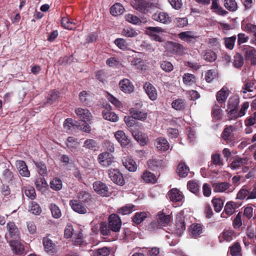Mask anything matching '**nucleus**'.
I'll return each instance as SVG.
<instances>
[{
    "instance_id": "nucleus-56",
    "label": "nucleus",
    "mask_w": 256,
    "mask_h": 256,
    "mask_svg": "<svg viewBox=\"0 0 256 256\" xmlns=\"http://www.w3.org/2000/svg\"><path fill=\"white\" fill-rule=\"evenodd\" d=\"M122 35L126 37H135L138 33L133 28L129 27L124 28L122 32Z\"/></svg>"
},
{
    "instance_id": "nucleus-2",
    "label": "nucleus",
    "mask_w": 256,
    "mask_h": 256,
    "mask_svg": "<svg viewBox=\"0 0 256 256\" xmlns=\"http://www.w3.org/2000/svg\"><path fill=\"white\" fill-rule=\"evenodd\" d=\"M212 186L215 192L230 194L234 190L232 184L226 182L214 183Z\"/></svg>"
},
{
    "instance_id": "nucleus-40",
    "label": "nucleus",
    "mask_w": 256,
    "mask_h": 256,
    "mask_svg": "<svg viewBox=\"0 0 256 256\" xmlns=\"http://www.w3.org/2000/svg\"><path fill=\"white\" fill-rule=\"evenodd\" d=\"M60 92L58 90H54L50 92L46 97V103L52 104L58 100Z\"/></svg>"
},
{
    "instance_id": "nucleus-45",
    "label": "nucleus",
    "mask_w": 256,
    "mask_h": 256,
    "mask_svg": "<svg viewBox=\"0 0 256 256\" xmlns=\"http://www.w3.org/2000/svg\"><path fill=\"white\" fill-rule=\"evenodd\" d=\"M186 106V102L182 99L178 98L175 100L172 103V107L177 110H180L184 109Z\"/></svg>"
},
{
    "instance_id": "nucleus-9",
    "label": "nucleus",
    "mask_w": 256,
    "mask_h": 256,
    "mask_svg": "<svg viewBox=\"0 0 256 256\" xmlns=\"http://www.w3.org/2000/svg\"><path fill=\"white\" fill-rule=\"evenodd\" d=\"M75 113L78 117L84 122H90L92 119V114L88 109L76 108L75 110Z\"/></svg>"
},
{
    "instance_id": "nucleus-51",
    "label": "nucleus",
    "mask_w": 256,
    "mask_h": 256,
    "mask_svg": "<svg viewBox=\"0 0 256 256\" xmlns=\"http://www.w3.org/2000/svg\"><path fill=\"white\" fill-rule=\"evenodd\" d=\"M226 112L228 120H236L239 116L238 109L226 108Z\"/></svg>"
},
{
    "instance_id": "nucleus-55",
    "label": "nucleus",
    "mask_w": 256,
    "mask_h": 256,
    "mask_svg": "<svg viewBox=\"0 0 256 256\" xmlns=\"http://www.w3.org/2000/svg\"><path fill=\"white\" fill-rule=\"evenodd\" d=\"M29 212L31 213L36 214L38 215L42 212V209L39 206V204L36 203L34 202H32L29 206Z\"/></svg>"
},
{
    "instance_id": "nucleus-47",
    "label": "nucleus",
    "mask_w": 256,
    "mask_h": 256,
    "mask_svg": "<svg viewBox=\"0 0 256 256\" xmlns=\"http://www.w3.org/2000/svg\"><path fill=\"white\" fill-rule=\"evenodd\" d=\"M110 254V250L107 248L104 247L92 251L90 254L92 256H108Z\"/></svg>"
},
{
    "instance_id": "nucleus-14",
    "label": "nucleus",
    "mask_w": 256,
    "mask_h": 256,
    "mask_svg": "<svg viewBox=\"0 0 256 256\" xmlns=\"http://www.w3.org/2000/svg\"><path fill=\"white\" fill-rule=\"evenodd\" d=\"M10 245L15 254L20 256H23L24 254V246L19 241L10 240Z\"/></svg>"
},
{
    "instance_id": "nucleus-29",
    "label": "nucleus",
    "mask_w": 256,
    "mask_h": 256,
    "mask_svg": "<svg viewBox=\"0 0 256 256\" xmlns=\"http://www.w3.org/2000/svg\"><path fill=\"white\" fill-rule=\"evenodd\" d=\"M131 116L134 118L140 120H144L147 118V113L140 111L136 109L132 108L130 110Z\"/></svg>"
},
{
    "instance_id": "nucleus-60",
    "label": "nucleus",
    "mask_w": 256,
    "mask_h": 256,
    "mask_svg": "<svg viewBox=\"0 0 256 256\" xmlns=\"http://www.w3.org/2000/svg\"><path fill=\"white\" fill-rule=\"evenodd\" d=\"M52 216L55 218H58L62 216V212L59 208L55 204H51L50 206Z\"/></svg>"
},
{
    "instance_id": "nucleus-11",
    "label": "nucleus",
    "mask_w": 256,
    "mask_h": 256,
    "mask_svg": "<svg viewBox=\"0 0 256 256\" xmlns=\"http://www.w3.org/2000/svg\"><path fill=\"white\" fill-rule=\"evenodd\" d=\"M244 58L246 61H250L252 64H256V49L253 47L244 48Z\"/></svg>"
},
{
    "instance_id": "nucleus-36",
    "label": "nucleus",
    "mask_w": 256,
    "mask_h": 256,
    "mask_svg": "<svg viewBox=\"0 0 256 256\" xmlns=\"http://www.w3.org/2000/svg\"><path fill=\"white\" fill-rule=\"evenodd\" d=\"M187 187L188 190L192 192L197 194L199 193L200 185L198 182L196 180H190L188 182Z\"/></svg>"
},
{
    "instance_id": "nucleus-35",
    "label": "nucleus",
    "mask_w": 256,
    "mask_h": 256,
    "mask_svg": "<svg viewBox=\"0 0 256 256\" xmlns=\"http://www.w3.org/2000/svg\"><path fill=\"white\" fill-rule=\"evenodd\" d=\"M142 178L144 182L146 183L154 184L157 180L156 177L153 173L148 171H146L143 173Z\"/></svg>"
},
{
    "instance_id": "nucleus-61",
    "label": "nucleus",
    "mask_w": 256,
    "mask_h": 256,
    "mask_svg": "<svg viewBox=\"0 0 256 256\" xmlns=\"http://www.w3.org/2000/svg\"><path fill=\"white\" fill-rule=\"evenodd\" d=\"M50 188L55 190H59L62 188V182L58 178H54L50 182Z\"/></svg>"
},
{
    "instance_id": "nucleus-52",
    "label": "nucleus",
    "mask_w": 256,
    "mask_h": 256,
    "mask_svg": "<svg viewBox=\"0 0 256 256\" xmlns=\"http://www.w3.org/2000/svg\"><path fill=\"white\" fill-rule=\"evenodd\" d=\"M212 203L215 212H220L224 206V202L220 198H213L212 200Z\"/></svg>"
},
{
    "instance_id": "nucleus-18",
    "label": "nucleus",
    "mask_w": 256,
    "mask_h": 256,
    "mask_svg": "<svg viewBox=\"0 0 256 256\" xmlns=\"http://www.w3.org/2000/svg\"><path fill=\"white\" fill-rule=\"evenodd\" d=\"M178 38L181 40L190 43L196 40L198 36L196 33L192 31L182 32L178 34Z\"/></svg>"
},
{
    "instance_id": "nucleus-53",
    "label": "nucleus",
    "mask_w": 256,
    "mask_h": 256,
    "mask_svg": "<svg viewBox=\"0 0 256 256\" xmlns=\"http://www.w3.org/2000/svg\"><path fill=\"white\" fill-rule=\"evenodd\" d=\"M236 39V36L228 38H224V40L226 48L230 50H232L234 48Z\"/></svg>"
},
{
    "instance_id": "nucleus-17",
    "label": "nucleus",
    "mask_w": 256,
    "mask_h": 256,
    "mask_svg": "<svg viewBox=\"0 0 256 256\" xmlns=\"http://www.w3.org/2000/svg\"><path fill=\"white\" fill-rule=\"evenodd\" d=\"M144 88L151 100H154L157 98V91L154 86L150 83L148 82H146L144 85Z\"/></svg>"
},
{
    "instance_id": "nucleus-19",
    "label": "nucleus",
    "mask_w": 256,
    "mask_h": 256,
    "mask_svg": "<svg viewBox=\"0 0 256 256\" xmlns=\"http://www.w3.org/2000/svg\"><path fill=\"white\" fill-rule=\"evenodd\" d=\"M120 90L125 93H131L134 90V86L128 79L124 78L119 82Z\"/></svg>"
},
{
    "instance_id": "nucleus-8",
    "label": "nucleus",
    "mask_w": 256,
    "mask_h": 256,
    "mask_svg": "<svg viewBox=\"0 0 256 256\" xmlns=\"http://www.w3.org/2000/svg\"><path fill=\"white\" fill-rule=\"evenodd\" d=\"M98 161L102 166L107 167L114 162V156L109 152H102L98 155Z\"/></svg>"
},
{
    "instance_id": "nucleus-7",
    "label": "nucleus",
    "mask_w": 256,
    "mask_h": 256,
    "mask_svg": "<svg viewBox=\"0 0 256 256\" xmlns=\"http://www.w3.org/2000/svg\"><path fill=\"white\" fill-rule=\"evenodd\" d=\"M108 224L110 226L112 232H118L121 228V220L116 214H112L110 216Z\"/></svg>"
},
{
    "instance_id": "nucleus-10",
    "label": "nucleus",
    "mask_w": 256,
    "mask_h": 256,
    "mask_svg": "<svg viewBox=\"0 0 256 256\" xmlns=\"http://www.w3.org/2000/svg\"><path fill=\"white\" fill-rule=\"evenodd\" d=\"M234 130V126H226L222 132V137L226 143L230 145L234 144L232 140V132Z\"/></svg>"
},
{
    "instance_id": "nucleus-12",
    "label": "nucleus",
    "mask_w": 256,
    "mask_h": 256,
    "mask_svg": "<svg viewBox=\"0 0 256 256\" xmlns=\"http://www.w3.org/2000/svg\"><path fill=\"white\" fill-rule=\"evenodd\" d=\"M152 18L156 21L165 24H169L171 22L170 16L165 12H157L152 14Z\"/></svg>"
},
{
    "instance_id": "nucleus-13",
    "label": "nucleus",
    "mask_w": 256,
    "mask_h": 256,
    "mask_svg": "<svg viewBox=\"0 0 256 256\" xmlns=\"http://www.w3.org/2000/svg\"><path fill=\"white\" fill-rule=\"evenodd\" d=\"M230 94L228 88L226 86H224L218 91L216 94V99L220 104H224Z\"/></svg>"
},
{
    "instance_id": "nucleus-42",
    "label": "nucleus",
    "mask_w": 256,
    "mask_h": 256,
    "mask_svg": "<svg viewBox=\"0 0 256 256\" xmlns=\"http://www.w3.org/2000/svg\"><path fill=\"white\" fill-rule=\"evenodd\" d=\"M92 98V96L86 91L83 90L79 94V99L80 101L84 104H88L89 102L90 101Z\"/></svg>"
},
{
    "instance_id": "nucleus-5",
    "label": "nucleus",
    "mask_w": 256,
    "mask_h": 256,
    "mask_svg": "<svg viewBox=\"0 0 256 256\" xmlns=\"http://www.w3.org/2000/svg\"><path fill=\"white\" fill-rule=\"evenodd\" d=\"M167 196L170 201L174 202H182L184 199L182 192L176 188L170 190L168 192Z\"/></svg>"
},
{
    "instance_id": "nucleus-54",
    "label": "nucleus",
    "mask_w": 256,
    "mask_h": 256,
    "mask_svg": "<svg viewBox=\"0 0 256 256\" xmlns=\"http://www.w3.org/2000/svg\"><path fill=\"white\" fill-rule=\"evenodd\" d=\"M114 44L120 50H128V44L124 38H118L114 40Z\"/></svg>"
},
{
    "instance_id": "nucleus-50",
    "label": "nucleus",
    "mask_w": 256,
    "mask_h": 256,
    "mask_svg": "<svg viewBox=\"0 0 256 256\" xmlns=\"http://www.w3.org/2000/svg\"><path fill=\"white\" fill-rule=\"evenodd\" d=\"M24 190L25 195L31 200H34L36 198V194L35 190L32 186H28L22 188Z\"/></svg>"
},
{
    "instance_id": "nucleus-30",
    "label": "nucleus",
    "mask_w": 256,
    "mask_h": 256,
    "mask_svg": "<svg viewBox=\"0 0 256 256\" xmlns=\"http://www.w3.org/2000/svg\"><path fill=\"white\" fill-rule=\"evenodd\" d=\"M190 171L188 167L184 162H180L177 167V172L178 176L182 178L186 177Z\"/></svg>"
},
{
    "instance_id": "nucleus-25",
    "label": "nucleus",
    "mask_w": 256,
    "mask_h": 256,
    "mask_svg": "<svg viewBox=\"0 0 256 256\" xmlns=\"http://www.w3.org/2000/svg\"><path fill=\"white\" fill-rule=\"evenodd\" d=\"M234 237V232L231 230H224L222 234L219 236L218 238L220 242L225 240L230 242Z\"/></svg>"
},
{
    "instance_id": "nucleus-1",
    "label": "nucleus",
    "mask_w": 256,
    "mask_h": 256,
    "mask_svg": "<svg viewBox=\"0 0 256 256\" xmlns=\"http://www.w3.org/2000/svg\"><path fill=\"white\" fill-rule=\"evenodd\" d=\"M93 188L95 192L102 196L108 197L111 194L110 189L106 184L101 181H96L93 183Z\"/></svg>"
},
{
    "instance_id": "nucleus-49",
    "label": "nucleus",
    "mask_w": 256,
    "mask_h": 256,
    "mask_svg": "<svg viewBox=\"0 0 256 256\" xmlns=\"http://www.w3.org/2000/svg\"><path fill=\"white\" fill-rule=\"evenodd\" d=\"M176 226L180 231V234L186 229L184 218L182 215L178 216L176 218Z\"/></svg>"
},
{
    "instance_id": "nucleus-46",
    "label": "nucleus",
    "mask_w": 256,
    "mask_h": 256,
    "mask_svg": "<svg viewBox=\"0 0 256 256\" xmlns=\"http://www.w3.org/2000/svg\"><path fill=\"white\" fill-rule=\"evenodd\" d=\"M43 245L46 250L48 252H53L54 250L55 245L52 240L47 237L43 238Z\"/></svg>"
},
{
    "instance_id": "nucleus-4",
    "label": "nucleus",
    "mask_w": 256,
    "mask_h": 256,
    "mask_svg": "<svg viewBox=\"0 0 256 256\" xmlns=\"http://www.w3.org/2000/svg\"><path fill=\"white\" fill-rule=\"evenodd\" d=\"M108 176L115 184L122 186L125 184L122 174L116 169H110L108 170Z\"/></svg>"
},
{
    "instance_id": "nucleus-20",
    "label": "nucleus",
    "mask_w": 256,
    "mask_h": 256,
    "mask_svg": "<svg viewBox=\"0 0 256 256\" xmlns=\"http://www.w3.org/2000/svg\"><path fill=\"white\" fill-rule=\"evenodd\" d=\"M16 166L20 176L24 177H29L30 176V171L24 161L16 160Z\"/></svg>"
},
{
    "instance_id": "nucleus-37",
    "label": "nucleus",
    "mask_w": 256,
    "mask_h": 256,
    "mask_svg": "<svg viewBox=\"0 0 256 256\" xmlns=\"http://www.w3.org/2000/svg\"><path fill=\"white\" fill-rule=\"evenodd\" d=\"M132 135L134 139L142 145L146 144L148 140L147 136L138 131H134L132 132Z\"/></svg>"
},
{
    "instance_id": "nucleus-59",
    "label": "nucleus",
    "mask_w": 256,
    "mask_h": 256,
    "mask_svg": "<svg viewBox=\"0 0 256 256\" xmlns=\"http://www.w3.org/2000/svg\"><path fill=\"white\" fill-rule=\"evenodd\" d=\"M83 147L90 150H95L97 148V142L93 139H87L84 142Z\"/></svg>"
},
{
    "instance_id": "nucleus-44",
    "label": "nucleus",
    "mask_w": 256,
    "mask_h": 256,
    "mask_svg": "<svg viewBox=\"0 0 256 256\" xmlns=\"http://www.w3.org/2000/svg\"><path fill=\"white\" fill-rule=\"evenodd\" d=\"M62 26L66 29L72 30L76 28V24L70 21L68 18L64 17L61 21Z\"/></svg>"
},
{
    "instance_id": "nucleus-21",
    "label": "nucleus",
    "mask_w": 256,
    "mask_h": 256,
    "mask_svg": "<svg viewBox=\"0 0 256 256\" xmlns=\"http://www.w3.org/2000/svg\"><path fill=\"white\" fill-rule=\"evenodd\" d=\"M114 136L122 146H127L130 142V139L122 130H118L116 132Z\"/></svg>"
},
{
    "instance_id": "nucleus-16",
    "label": "nucleus",
    "mask_w": 256,
    "mask_h": 256,
    "mask_svg": "<svg viewBox=\"0 0 256 256\" xmlns=\"http://www.w3.org/2000/svg\"><path fill=\"white\" fill-rule=\"evenodd\" d=\"M248 162V160L247 158H236L230 164V168L232 170L240 169L244 165H247Z\"/></svg>"
},
{
    "instance_id": "nucleus-43",
    "label": "nucleus",
    "mask_w": 256,
    "mask_h": 256,
    "mask_svg": "<svg viewBox=\"0 0 256 256\" xmlns=\"http://www.w3.org/2000/svg\"><path fill=\"white\" fill-rule=\"evenodd\" d=\"M212 115L213 117L217 120H220L222 116V110L220 106L217 104H216L212 107Z\"/></svg>"
},
{
    "instance_id": "nucleus-26",
    "label": "nucleus",
    "mask_w": 256,
    "mask_h": 256,
    "mask_svg": "<svg viewBox=\"0 0 256 256\" xmlns=\"http://www.w3.org/2000/svg\"><path fill=\"white\" fill-rule=\"evenodd\" d=\"M234 205L235 203L232 202H228L224 206V212L221 214V216L222 218H227L228 216L232 215L234 212Z\"/></svg>"
},
{
    "instance_id": "nucleus-31",
    "label": "nucleus",
    "mask_w": 256,
    "mask_h": 256,
    "mask_svg": "<svg viewBox=\"0 0 256 256\" xmlns=\"http://www.w3.org/2000/svg\"><path fill=\"white\" fill-rule=\"evenodd\" d=\"M66 147L71 151H74L79 146V142L78 139L73 137L69 136L66 140Z\"/></svg>"
},
{
    "instance_id": "nucleus-62",
    "label": "nucleus",
    "mask_w": 256,
    "mask_h": 256,
    "mask_svg": "<svg viewBox=\"0 0 256 256\" xmlns=\"http://www.w3.org/2000/svg\"><path fill=\"white\" fill-rule=\"evenodd\" d=\"M2 178L7 182H12L13 180L14 175L8 168H5L2 174Z\"/></svg>"
},
{
    "instance_id": "nucleus-27",
    "label": "nucleus",
    "mask_w": 256,
    "mask_h": 256,
    "mask_svg": "<svg viewBox=\"0 0 256 256\" xmlns=\"http://www.w3.org/2000/svg\"><path fill=\"white\" fill-rule=\"evenodd\" d=\"M156 220L158 224L160 226H166L170 220V215H166L163 212H159L156 216Z\"/></svg>"
},
{
    "instance_id": "nucleus-64",
    "label": "nucleus",
    "mask_w": 256,
    "mask_h": 256,
    "mask_svg": "<svg viewBox=\"0 0 256 256\" xmlns=\"http://www.w3.org/2000/svg\"><path fill=\"white\" fill-rule=\"evenodd\" d=\"M242 29L248 33L252 34V36L256 35V25L248 23L242 26Z\"/></svg>"
},
{
    "instance_id": "nucleus-34",
    "label": "nucleus",
    "mask_w": 256,
    "mask_h": 256,
    "mask_svg": "<svg viewBox=\"0 0 256 256\" xmlns=\"http://www.w3.org/2000/svg\"><path fill=\"white\" fill-rule=\"evenodd\" d=\"M230 256H242L241 246L239 242H234L229 248Z\"/></svg>"
},
{
    "instance_id": "nucleus-38",
    "label": "nucleus",
    "mask_w": 256,
    "mask_h": 256,
    "mask_svg": "<svg viewBox=\"0 0 256 256\" xmlns=\"http://www.w3.org/2000/svg\"><path fill=\"white\" fill-rule=\"evenodd\" d=\"M203 58L208 62H212L216 58V53L211 50H208L204 51L202 53Z\"/></svg>"
},
{
    "instance_id": "nucleus-48",
    "label": "nucleus",
    "mask_w": 256,
    "mask_h": 256,
    "mask_svg": "<svg viewBox=\"0 0 256 256\" xmlns=\"http://www.w3.org/2000/svg\"><path fill=\"white\" fill-rule=\"evenodd\" d=\"M147 217V214L145 212H138L135 214L132 218L133 222L136 224L142 222Z\"/></svg>"
},
{
    "instance_id": "nucleus-32",
    "label": "nucleus",
    "mask_w": 256,
    "mask_h": 256,
    "mask_svg": "<svg viewBox=\"0 0 256 256\" xmlns=\"http://www.w3.org/2000/svg\"><path fill=\"white\" fill-rule=\"evenodd\" d=\"M124 11V6L120 3L114 4L110 8V13L114 16H118L123 14Z\"/></svg>"
},
{
    "instance_id": "nucleus-33",
    "label": "nucleus",
    "mask_w": 256,
    "mask_h": 256,
    "mask_svg": "<svg viewBox=\"0 0 256 256\" xmlns=\"http://www.w3.org/2000/svg\"><path fill=\"white\" fill-rule=\"evenodd\" d=\"M240 104V98L238 96L234 95L231 96L228 102L227 108L238 109Z\"/></svg>"
},
{
    "instance_id": "nucleus-39",
    "label": "nucleus",
    "mask_w": 256,
    "mask_h": 256,
    "mask_svg": "<svg viewBox=\"0 0 256 256\" xmlns=\"http://www.w3.org/2000/svg\"><path fill=\"white\" fill-rule=\"evenodd\" d=\"M136 206L132 204H127L118 210V212L122 215L128 214L135 210Z\"/></svg>"
},
{
    "instance_id": "nucleus-41",
    "label": "nucleus",
    "mask_w": 256,
    "mask_h": 256,
    "mask_svg": "<svg viewBox=\"0 0 256 256\" xmlns=\"http://www.w3.org/2000/svg\"><path fill=\"white\" fill-rule=\"evenodd\" d=\"M224 7L230 12H236L238 8V4L236 0H224Z\"/></svg>"
},
{
    "instance_id": "nucleus-23",
    "label": "nucleus",
    "mask_w": 256,
    "mask_h": 256,
    "mask_svg": "<svg viewBox=\"0 0 256 256\" xmlns=\"http://www.w3.org/2000/svg\"><path fill=\"white\" fill-rule=\"evenodd\" d=\"M6 227L8 232V235L10 238L15 239L20 238L19 230L14 222H8Z\"/></svg>"
},
{
    "instance_id": "nucleus-28",
    "label": "nucleus",
    "mask_w": 256,
    "mask_h": 256,
    "mask_svg": "<svg viewBox=\"0 0 256 256\" xmlns=\"http://www.w3.org/2000/svg\"><path fill=\"white\" fill-rule=\"evenodd\" d=\"M103 118L108 120L116 122L118 120V118L117 115L110 110L107 108L102 111Z\"/></svg>"
},
{
    "instance_id": "nucleus-63",
    "label": "nucleus",
    "mask_w": 256,
    "mask_h": 256,
    "mask_svg": "<svg viewBox=\"0 0 256 256\" xmlns=\"http://www.w3.org/2000/svg\"><path fill=\"white\" fill-rule=\"evenodd\" d=\"M244 58L242 54L238 53L234 56V65L236 68H241L244 64Z\"/></svg>"
},
{
    "instance_id": "nucleus-6",
    "label": "nucleus",
    "mask_w": 256,
    "mask_h": 256,
    "mask_svg": "<svg viewBox=\"0 0 256 256\" xmlns=\"http://www.w3.org/2000/svg\"><path fill=\"white\" fill-rule=\"evenodd\" d=\"M162 28L160 27H148L146 30V33L151 38L155 41L162 42L164 41L162 38L158 34L164 32Z\"/></svg>"
},
{
    "instance_id": "nucleus-58",
    "label": "nucleus",
    "mask_w": 256,
    "mask_h": 256,
    "mask_svg": "<svg viewBox=\"0 0 256 256\" xmlns=\"http://www.w3.org/2000/svg\"><path fill=\"white\" fill-rule=\"evenodd\" d=\"M112 230L108 223L103 222L101 223L100 232V234L104 236H108L111 234Z\"/></svg>"
},
{
    "instance_id": "nucleus-3",
    "label": "nucleus",
    "mask_w": 256,
    "mask_h": 256,
    "mask_svg": "<svg viewBox=\"0 0 256 256\" xmlns=\"http://www.w3.org/2000/svg\"><path fill=\"white\" fill-rule=\"evenodd\" d=\"M132 6L137 10L145 14L151 8L152 4L146 0H134Z\"/></svg>"
},
{
    "instance_id": "nucleus-57",
    "label": "nucleus",
    "mask_w": 256,
    "mask_h": 256,
    "mask_svg": "<svg viewBox=\"0 0 256 256\" xmlns=\"http://www.w3.org/2000/svg\"><path fill=\"white\" fill-rule=\"evenodd\" d=\"M160 68L166 72H172L174 70L172 64L167 60H162L160 63Z\"/></svg>"
},
{
    "instance_id": "nucleus-24",
    "label": "nucleus",
    "mask_w": 256,
    "mask_h": 256,
    "mask_svg": "<svg viewBox=\"0 0 256 256\" xmlns=\"http://www.w3.org/2000/svg\"><path fill=\"white\" fill-rule=\"evenodd\" d=\"M122 161L123 165L129 171L134 172L136 170V162L131 158L128 156L124 157Z\"/></svg>"
},
{
    "instance_id": "nucleus-22",
    "label": "nucleus",
    "mask_w": 256,
    "mask_h": 256,
    "mask_svg": "<svg viewBox=\"0 0 256 256\" xmlns=\"http://www.w3.org/2000/svg\"><path fill=\"white\" fill-rule=\"evenodd\" d=\"M154 145L158 150L166 151L168 150L170 144L168 140L163 138H158L155 140Z\"/></svg>"
},
{
    "instance_id": "nucleus-15",
    "label": "nucleus",
    "mask_w": 256,
    "mask_h": 256,
    "mask_svg": "<svg viewBox=\"0 0 256 256\" xmlns=\"http://www.w3.org/2000/svg\"><path fill=\"white\" fill-rule=\"evenodd\" d=\"M70 205L72 208L76 212L80 214H84L87 212L86 208L78 200H70Z\"/></svg>"
}]
</instances>
